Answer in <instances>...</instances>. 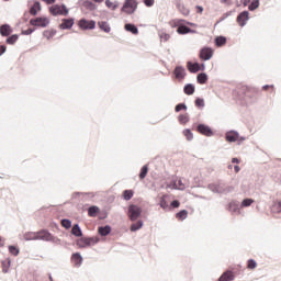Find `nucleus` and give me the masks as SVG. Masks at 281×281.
Segmentation results:
<instances>
[{
	"label": "nucleus",
	"instance_id": "obj_8",
	"mask_svg": "<svg viewBox=\"0 0 281 281\" xmlns=\"http://www.w3.org/2000/svg\"><path fill=\"white\" fill-rule=\"evenodd\" d=\"M238 137H240V133L236 130L226 131L224 135V139L228 144H236V142H238Z\"/></svg>",
	"mask_w": 281,
	"mask_h": 281
},
{
	"label": "nucleus",
	"instance_id": "obj_30",
	"mask_svg": "<svg viewBox=\"0 0 281 281\" xmlns=\"http://www.w3.org/2000/svg\"><path fill=\"white\" fill-rule=\"evenodd\" d=\"M98 26L101 32H104L105 34L111 33V24H109L106 21H99Z\"/></svg>",
	"mask_w": 281,
	"mask_h": 281
},
{
	"label": "nucleus",
	"instance_id": "obj_54",
	"mask_svg": "<svg viewBox=\"0 0 281 281\" xmlns=\"http://www.w3.org/2000/svg\"><path fill=\"white\" fill-rule=\"evenodd\" d=\"M88 241L90 243V247H93L100 243V238L98 236L88 237Z\"/></svg>",
	"mask_w": 281,
	"mask_h": 281
},
{
	"label": "nucleus",
	"instance_id": "obj_44",
	"mask_svg": "<svg viewBox=\"0 0 281 281\" xmlns=\"http://www.w3.org/2000/svg\"><path fill=\"white\" fill-rule=\"evenodd\" d=\"M255 203V200L254 199H251V198H246V199H244L243 201H241V203H240V207L243 209V207H251V204H254Z\"/></svg>",
	"mask_w": 281,
	"mask_h": 281
},
{
	"label": "nucleus",
	"instance_id": "obj_58",
	"mask_svg": "<svg viewBox=\"0 0 281 281\" xmlns=\"http://www.w3.org/2000/svg\"><path fill=\"white\" fill-rule=\"evenodd\" d=\"M109 217V213L106 211H100L99 212V218L100 221H104L105 218Z\"/></svg>",
	"mask_w": 281,
	"mask_h": 281
},
{
	"label": "nucleus",
	"instance_id": "obj_60",
	"mask_svg": "<svg viewBox=\"0 0 281 281\" xmlns=\"http://www.w3.org/2000/svg\"><path fill=\"white\" fill-rule=\"evenodd\" d=\"M160 38H161V41H164L166 43V42L170 41V34L161 33Z\"/></svg>",
	"mask_w": 281,
	"mask_h": 281
},
{
	"label": "nucleus",
	"instance_id": "obj_5",
	"mask_svg": "<svg viewBox=\"0 0 281 281\" xmlns=\"http://www.w3.org/2000/svg\"><path fill=\"white\" fill-rule=\"evenodd\" d=\"M214 57V48L210 46H204L200 49L199 58L202 60V63H207V60H212Z\"/></svg>",
	"mask_w": 281,
	"mask_h": 281
},
{
	"label": "nucleus",
	"instance_id": "obj_14",
	"mask_svg": "<svg viewBox=\"0 0 281 281\" xmlns=\"http://www.w3.org/2000/svg\"><path fill=\"white\" fill-rule=\"evenodd\" d=\"M50 238H52V234L49 233V229L42 228L37 231V240H44L45 243H49Z\"/></svg>",
	"mask_w": 281,
	"mask_h": 281
},
{
	"label": "nucleus",
	"instance_id": "obj_46",
	"mask_svg": "<svg viewBox=\"0 0 281 281\" xmlns=\"http://www.w3.org/2000/svg\"><path fill=\"white\" fill-rule=\"evenodd\" d=\"M178 122L180 124H188V122H190V115H188V113L187 114H179Z\"/></svg>",
	"mask_w": 281,
	"mask_h": 281
},
{
	"label": "nucleus",
	"instance_id": "obj_16",
	"mask_svg": "<svg viewBox=\"0 0 281 281\" xmlns=\"http://www.w3.org/2000/svg\"><path fill=\"white\" fill-rule=\"evenodd\" d=\"M113 232V227L111 225L105 224L98 227V234L99 236H110V234Z\"/></svg>",
	"mask_w": 281,
	"mask_h": 281
},
{
	"label": "nucleus",
	"instance_id": "obj_20",
	"mask_svg": "<svg viewBox=\"0 0 281 281\" xmlns=\"http://www.w3.org/2000/svg\"><path fill=\"white\" fill-rule=\"evenodd\" d=\"M42 7H41V1L35 0L33 5L30 8V14L32 16H37L38 12H41Z\"/></svg>",
	"mask_w": 281,
	"mask_h": 281
},
{
	"label": "nucleus",
	"instance_id": "obj_17",
	"mask_svg": "<svg viewBox=\"0 0 281 281\" xmlns=\"http://www.w3.org/2000/svg\"><path fill=\"white\" fill-rule=\"evenodd\" d=\"M168 194H164L160 200H159V207H161V210H164L165 212H170V204L168 203Z\"/></svg>",
	"mask_w": 281,
	"mask_h": 281
},
{
	"label": "nucleus",
	"instance_id": "obj_50",
	"mask_svg": "<svg viewBox=\"0 0 281 281\" xmlns=\"http://www.w3.org/2000/svg\"><path fill=\"white\" fill-rule=\"evenodd\" d=\"M256 267H258V262L256 261V259L247 260V269H250V271H254V269H256Z\"/></svg>",
	"mask_w": 281,
	"mask_h": 281
},
{
	"label": "nucleus",
	"instance_id": "obj_29",
	"mask_svg": "<svg viewBox=\"0 0 281 281\" xmlns=\"http://www.w3.org/2000/svg\"><path fill=\"white\" fill-rule=\"evenodd\" d=\"M194 91H196V87L194 86V83H187L183 87V93L186 95H194Z\"/></svg>",
	"mask_w": 281,
	"mask_h": 281
},
{
	"label": "nucleus",
	"instance_id": "obj_18",
	"mask_svg": "<svg viewBox=\"0 0 281 281\" xmlns=\"http://www.w3.org/2000/svg\"><path fill=\"white\" fill-rule=\"evenodd\" d=\"M70 260L76 267H81L83 258L80 252H74L70 257Z\"/></svg>",
	"mask_w": 281,
	"mask_h": 281
},
{
	"label": "nucleus",
	"instance_id": "obj_62",
	"mask_svg": "<svg viewBox=\"0 0 281 281\" xmlns=\"http://www.w3.org/2000/svg\"><path fill=\"white\" fill-rule=\"evenodd\" d=\"M8 52V46L5 44H0V56H3Z\"/></svg>",
	"mask_w": 281,
	"mask_h": 281
},
{
	"label": "nucleus",
	"instance_id": "obj_3",
	"mask_svg": "<svg viewBox=\"0 0 281 281\" xmlns=\"http://www.w3.org/2000/svg\"><path fill=\"white\" fill-rule=\"evenodd\" d=\"M139 5V2L137 0H125L123 2V5L121 7L122 14H135L137 12V7Z\"/></svg>",
	"mask_w": 281,
	"mask_h": 281
},
{
	"label": "nucleus",
	"instance_id": "obj_6",
	"mask_svg": "<svg viewBox=\"0 0 281 281\" xmlns=\"http://www.w3.org/2000/svg\"><path fill=\"white\" fill-rule=\"evenodd\" d=\"M200 135L204 137H214V130L210 127V125L205 123H199L195 127H193Z\"/></svg>",
	"mask_w": 281,
	"mask_h": 281
},
{
	"label": "nucleus",
	"instance_id": "obj_13",
	"mask_svg": "<svg viewBox=\"0 0 281 281\" xmlns=\"http://www.w3.org/2000/svg\"><path fill=\"white\" fill-rule=\"evenodd\" d=\"M173 3L180 14L190 16V9L186 8V4L181 3V0H173Z\"/></svg>",
	"mask_w": 281,
	"mask_h": 281
},
{
	"label": "nucleus",
	"instance_id": "obj_12",
	"mask_svg": "<svg viewBox=\"0 0 281 281\" xmlns=\"http://www.w3.org/2000/svg\"><path fill=\"white\" fill-rule=\"evenodd\" d=\"M234 280H236V274L234 273V269H227L217 279V281H234Z\"/></svg>",
	"mask_w": 281,
	"mask_h": 281
},
{
	"label": "nucleus",
	"instance_id": "obj_22",
	"mask_svg": "<svg viewBox=\"0 0 281 281\" xmlns=\"http://www.w3.org/2000/svg\"><path fill=\"white\" fill-rule=\"evenodd\" d=\"M187 69L190 74H199V61L193 63L192 60L187 61Z\"/></svg>",
	"mask_w": 281,
	"mask_h": 281
},
{
	"label": "nucleus",
	"instance_id": "obj_40",
	"mask_svg": "<svg viewBox=\"0 0 281 281\" xmlns=\"http://www.w3.org/2000/svg\"><path fill=\"white\" fill-rule=\"evenodd\" d=\"M234 12H236V9H233L231 11L225 12L215 23V26L218 25V23H223V21H225V19H228V16H232V14H234Z\"/></svg>",
	"mask_w": 281,
	"mask_h": 281
},
{
	"label": "nucleus",
	"instance_id": "obj_34",
	"mask_svg": "<svg viewBox=\"0 0 281 281\" xmlns=\"http://www.w3.org/2000/svg\"><path fill=\"white\" fill-rule=\"evenodd\" d=\"M122 196L124 201H131V199L135 196V191H133L132 189H126L123 191Z\"/></svg>",
	"mask_w": 281,
	"mask_h": 281
},
{
	"label": "nucleus",
	"instance_id": "obj_1",
	"mask_svg": "<svg viewBox=\"0 0 281 281\" xmlns=\"http://www.w3.org/2000/svg\"><path fill=\"white\" fill-rule=\"evenodd\" d=\"M143 212H144V209H142V206L131 203L127 206L126 215H127V218L132 221V223H135V221H139V218H142Z\"/></svg>",
	"mask_w": 281,
	"mask_h": 281
},
{
	"label": "nucleus",
	"instance_id": "obj_27",
	"mask_svg": "<svg viewBox=\"0 0 281 281\" xmlns=\"http://www.w3.org/2000/svg\"><path fill=\"white\" fill-rule=\"evenodd\" d=\"M209 80H210V76H207V72H200L196 76L198 85H207Z\"/></svg>",
	"mask_w": 281,
	"mask_h": 281
},
{
	"label": "nucleus",
	"instance_id": "obj_15",
	"mask_svg": "<svg viewBox=\"0 0 281 281\" xmlns=\"http://www.w3.org/2000/svg\"><path fill=\"white\" fill-rule=\"evenodd\" d=\"M14 32V29L9 23H4L0 25V36L2 38H5L7 36H10Z\"/></svg>",
	"mask_w": 281,
	"mask_h": 281
},
{
	"label": "nucleus",
	"instance_id": "obj_63",
	"mask_svg": "<svg viewBox=\"0 0 281 281\" xmlns=\"http://www.w3.org/2000/svg\"><path fill=\"white\" fill-rule=\"evenodd\" d=\"M182 23H183L184 25H190V27H199V24L193 23V22H190V21H188V20H183Z\"/></svg>",
	"mask_w": 281,
	"mask_h": 281
},
{
	"label": "nucleus",
	"instance_id": "obj_4",
	"mask_svg": "<svg viewBox=\"0 0 281 281\" xmlns=\"http://www.w3.org/2000/svg\"><path fill=\"white\" fill-rule=\"evenodd\" d=\"M50 23L49 18L47 16H36V18H32L29 22L30 25H32L33 27H36V30H38V27H47Z\"/></svg>",
	"mask_w": 281,
	"mask_h": 281
},
{
	"label": "nucleus",
	"instance_id": "obj_28",
	"mask_svg": "<svg viewBox=\"0 0 281 281\" xmlns=\"http://www.w3.org/2000/svg\"><path fill=\"white\" fill-rule=\"evenodd\" d=\"M71 234L75 236V238H82V228L80 227V224H74L71 227Z\"/></svg>",
	"mask_w": 281,
	"mask_h": 281
},
{
	"label": "nucleus",
	"instance_id": "obj_56",
	"mask_svg": "<svg viewBox=\"0 0 281 281\" xmlns=\"http://www.w3.org/2000/svg\"><path fill=\"white\" fill-rule=\"evenodd\" d=\"M49 228L52 229V232H60V226L56 222H50Z\"/></svg>",
	"mask_w": 281,
	"mask_h": 281
},
{
	"label": "nucleus",
	"instance_id": "obj_43",
	"mask_svg": "<svg viewBox=\"0 0 281 281\" xmlns=\"http://www.w3.org/2000/svg\"><path fill=\"white\" fill-rule=\"evenodd\" d=\"M176 218H178V221H186V218H188V210H180L178 213H176Z\"/></svg>",
	"mask_w": 281,
	"mask_h": 281
},
{
	"label": "nucleus",
	"instance_id": "obj_21",
	"mask_svg": "<svg viewBox=\"0 0 281 281\" xmlns=\"http://www.w3.org/2000/svg\"><path fill=\"white\" fill-rule=\"evenodd\" d=\"M81 5L86 9L89 10V12H95V10H98V4H95L93 1L91 0H85Z\"/></svg>",
	"mask_w": 281,
	"mask_h": 281
},
{
	"label": "nucleus",
	"instance_id": "obj_33",
	"mask_svg": "<svg viewBox=\"0 0 281 281\" xmlns=\"http://www.w3.org/2000/svg\"><path fill=\"white\" fill-rule=\"evenodd\" d=\"M144 227V220H137V222L132 223L131 232H139Z\"/></svg>",
	"mask_w": 281,
	"mask_h": 281
},
{
	"label": "nucleus",
	"instance_id": "obj_53",
	"mask_svg": "<svg viewBox=\"0 0 281 281\" xmlns=\"http://www.w3.org/2000/svg\"><path fill=\"white\" fill-rule=\"evenodd\" d=\"M35 30H36L35 26L34 27H29L27 30H22L21 35L22 36H30L32 34H34Z\"/></svg>",
	"mask_w": 281,
	"mask_h": 281
},
{
	"label": "nucleus",
	"instance_id": "obj_55",
	"mask_svg": "<svg viewBox=\"0 0 281 281\" xmlns=\"http://www.w3.org/2000/svg\"><path fill=\"white\" fill-rule=\"evenodd\" d=\"M272 212H276L277 214H280V212H281V201H278L272 205Z\"/></svg>",
	"mask_w": 281,
	"mask_h": 281
},
{
	"label": "nucleus",
	"instance_id": "obj_2",
	"mask_svg": "<svg viewBox=\"0 0 281 281\" xmlns=\"http://www.w3.org/2000/svg\"><path fill=\"white\" fill-rule=\"evenodd\" d=\"M49 13L52 16H69V8H67V4H53L48 8Z\"/></svg>",
	"mask_w": 281,
	"mask_h": 281
},
{
	"label": "nucleus",
	"instance_id": "obj_51",
	"mask_svg": "<svg viewBox=\"0 0 281 281\" xmlns=\"http://www.w3.org/2000/svg\"><path fill=\"white\" fill-rule=\"evenodd\" d=\"M61 227H64V229H71V220L63 218L61 220Z\"/></svg>",
	"mask_w": 281,
	"mask_h": 281
},
{
	"label": "nucleus",
	"instance_id": "obj_32",
	"mask_svg": "<svg viewBox=\"0 0 281 281\" xmlns=\"http://www.w3.org/2000/svg\"><path fill=\"white\" fill-rule=\"evenodd\" d=\"M20 35L19 34H11L5 37V44L7 45H16V41H19Z\"/></svg>",
	"mask_w": 281,
	"mask_h": 281
},
{
	"label": "nucleus",
	"instance_id": "obj_61",
	"mask_svg": "<svg viewBox=\"0 0 281 281\" xmlns=\"http://www.w3.org/2000/svg\"><path fill=\"white\" fill-rule=\"evenodd\" d=\"M234 192V186L225 187L224 194H232Z\"/></svg>",
	"mask_w": 281,
	"mask_h": 281
},
{
	"label": "nucleus",
	"instance_id": "obj_45",
	"mask_svg": "<svg viewBox=\"0 0 281 281\" xmlns=\"http://www.w3.org/2000/svg\"><path fill=\"white\" fill-rule=\"evenodd\" d=\"M24 240H38L37 232L35 233L29 232L24 234Z\"/></svg>",
	"mask_w": 281,
	"mask_h": 281
},
{
	"label": "nucleus",
	"instance_id": "obj_42",
	"mask_svg": "<svg viewBox=\"0 0 281 281\" xmlns=\"http://www.w3.org/2000/svg\"><path fill=\"white\" fill-rule=\"evenodd\" d=\"M182 134L184 135L187 142H192L194 139V133H192V130L184 128Z\"/></svg>",
	"mask_w": 281,
	"mask_h": 281
},
{
	"label": "nucleus",
	"instance_id": "obj_47",
	"mask_svg": "<svg viewBox=\"0 0 281 281\" xmlns=\"http://www.w3.org/2000/svg\"><path fill=\"white\" fill-rule=\"evenodd\" d=\"M175 111L176 113H181V111H188V105L186 104V102L178 103L175 106Z\"/></svg>",
	"mask_w": 281,
	"mask_h": 281
},
{
	"label": "nucleus",
	"instance_id": "obj_39",
	"mask_svg": "<svg viewBox=\"0 0 281 281\" xmlns=\"http://www.w3.org/2000/svg\"><path fill=\"white\" fill-rule=\"evenodd\" d=\"M260 8V0H251L250 4L248 5L249 12H256Z\"/></svg>",
	"mask_w": 281,
	"mask_h": 281
},
{
	"label": "nucleus",
	"instance_id": "obj_10",
	"mask_svg": "<svg viewBox=\"0 0 281 281\" xmlns=\"http://www.w3.org/2000/svg\"><path fill=\"white\" fill-rule=\"evenodd\" d=\"M76 25V18H63L59 30H71Z\"/></svg>",
	"mask_w": 281,
	"mask_h": 281
},
{
	"label": "nucleus",
	"instance_id": "obj_37",
	"mask_svg": "<svg viewBox=\"0 0 281 281\" xmlns=\"http://www.w3.org/2000/svg\"><path fill=\"white\" fill-rule=\"evenodd\" d=\"M56 34H57L56 29L45 30L43 32V36H44V38H47V41H50V38H54V36H56Z\"/></svg>",
	"mask_w": 281,
	"mask_h": 281
},
{
	"label": "nucleus",
	"instance_id": "obj_36",
	"mask_svg": "<svg viewBox=\"0 0 281 281\" xmlns=\"http://www.w3.org/2000/svg\"><path fill=\"white\" fill-rule=\"evenodd\" d=\"M189 26L186 25L183 22L179 25V27L176 30L177 34L180 36H186L188 34Z\"/></svg>",
	"mask_w": 281,
	"mask_h": 281
},
{
	"label": "nucleus",
	"instance_id": "obj_57",
	"mask_svg": "<svg viewBox=\"0 0 281 281\" xmlns=\"http://www.w3.org/2000/svg\"><path fill=\"white\" fill-rule=\"evenodd\" d=\"M48 243H54V245H60L61 240H60V238H58L54 235H50V239L48 240Z\"/></svg>",
	"mask_w": 281,
	"mask_h": 281
},
{
	"label": "nucleus",
	"instance_id": "obj_25",
	"mask_svg": "<svg viewBox=\"0 0 281 281\" xmlns=\"http://www.w3.org/2000/svg\"><path fill=\"white\" fill-rule=\"evenodd\" d=\"M2 273H10V268L12 267V259L10 257L1 261Z\"/></svg>",
	"mask_w": 281,
	"mask_h": 281
},
{
	"label": "nucleus",
	"instance_id": "obj_52",
	"mask_svg": "<svg viewBox=\"0 0 281 281\" xmlns=\"http://www.w3.org/2000/svg\"><path fill=\"white\" fill-rule=\"evenodd\" d=\"M207 189L211 190V192H213L214 194H218V192H221L218 190V184L216 183H209Z\"/></svg>",
	"mask_w": 281,
	"mask_h": 281
},
{
	"label": "nucleus",
	"instance_id": "obj_7",
	"mask_svg": "<svg viewBox=\"0 0 281 281\" xmlns=\"http://www.w3.org/2000/svg\"><path fill=\"white\" fill-rule=\"evenodd\" d=\"M78 26L80 30L89 31V30H95V20H88L86 18H81L78 22Z\"/></svg>",
	"mask_w": 281,
	"mask_h": 281
},
{
	"label": "nucleus",
	"instance_id": "obj_41",
	"mask_svg": "<svg viewBox=\"0 0 281 281\" xmlns=\"http://www.w3.org/2000/svg\"><path fill=\"white\" fill-rule=\"evenodd\" d=\"M138 177H139L140 181H144V179H146V177H148V165H144L140 168Z\"/></svg>",
	"mask_w": 281,
	"mask_h": 281
},
{
	"label": "nucleus",
	"instance_id": "obj_11",
	"mask_svg": "<svg viewBox=\"0 0 281 281\" xmlns=\"http://www.w3.org/2000/svg\"><path fill=\"white\" fill-rule=\"evenodd\" d=\"M172 75L175 76V78H177V80H186L188 72L186 71V67L176 66Z\"/></svg>",
	"mask_w": 281,
	"mask_h": 281
},
{
	"label": "nucleus",
	"instance_id": "obj_38",
	"mask_svg": "<svg viewBox=\"0 0 281 281\" xmlns=\"http://www.w3.org/2000/svg\"><path fill=\"white\" fill-rule=\"evenodd\" d=\"M8 249H9V254H11V256L16 257L21 254V249L16 245H9Z\"/></svg>",
	"mask_w": 281,
	"mask_h": 281
},
{
	"label": "nucleus",
	"instance_id": "obj_24",
	"mask_svg": "<svg viewBox=\"0 0 281 281\" xmlns=\"http://www.w3.org/2000/svg\"><path fill=\"white\" fill-rule=\"evenodd\" d=\"M124 30L125 32H130L134 36H137V34H139V29L137 27V25L133 23H126Z\"/></svg>",
	"mask_w": 281,
	"mask_h": 281
},
{
	"label": "nucleus",
	"instance_id": "obj_9",
	"mask_svg": "<svg viewBox=\"0 0 281 281\" xmlns=\"http://www.w3.org/2000/svg\"><path fill=\"white\" fill-rule=\"evenodd\" d=\"M247 21H249V11L244 10L238 13L236 22L238 23L239 27H245L247 25Z\"/></svg>",
	"mask_w": 281,
	"mask_h": 281
},
{
	"label": "nucleus",
	"instance_id": "obj_49",
	"mask_svg": "<svg viewBox=\"0 0 281 281\" xmlns=\"http://www.w3.org/2000/svg\"><path fill=\"white\" fill-rule=\"evenodd\" d=\"M182 23H183V19H176V20H171V21L169 22V25H170L172 29L177 27V30H178V27H179Z\"/></svg>",
	"mask_w": 281,
	"mask_h": 281
},
{
	"label": "nucleus",
	"instance_id": "obj_31",
	"mask_svg": "<svg viewBox=\"0 0 281 281\" xmlns=\"http://www.w3.org/2000/svg\"><path fill=\"white\" fill-rule=\"evenodd\" d=\"M99 212H100V206L91 205L88 209V216H90V218H95V216H98Z\"/></svg>",
	"mask_w": 281,
	"mask_h": 281
},
{
	"label": "nucleus",
	"instance_id": "obj_26",
	"mask_svg": "<svg viewBox=\"0 0 281 281\" xmlns=\"http://www.w3.org/2000/svg\"><path fill=\"white\" fill-rule=\"evenodd\" d=\"M228 211L236 213L238 212V214H240V202L233 200L228 203Z\"/></svg>",
	"mask_w": 281,
	"mask_h": 281
},
{
	"label": "nucleus",
	"instance_id": "obj_35",
	"mask_svg": "<svg viewBox=\"0 0 281 281\" xmlns=\"http://www.w3.org/2000/svg\"><path fill=\"white\" fill-rule=\"evenodd\" d=\"M194 104L196 109H199L200 111H203V109H205V99L198 97L194 100Z\"/></svg>",
	"mask_w": 281,
	"mask_h": 281
},
{
	"label": "nucleus",
	"instance_id": "obj_59",
	"mask_svg": "<svg viewBox=\"0 0 281 281\" xmlns=\"http://www.w3.org/2000/svg\"><path fill=\"white\" fill-rule=\"evenodd\" d=\"M143 3L146 8H153V5H155V0H143Z\"/></svg>",
	"mask_w": 281,
	"mask_h": 281
},
{
	"label": "nucleus",
	"instance_id": "obj_64",
	"mask_svg": "<svg viewBox=\"0 0 281 281\" xmlns=\"http://www.w3.org/2000/svg\"><path fill=\"white\" fill-rule=\"evenodd\" d=\"M195 10H196V14H203V5H199V4H196L195 5Z\"/></svg>",
	"mask_w": 281,
	"mask_h": 281
},
{
	"label": "nucleus",
	"instance_id": "obj_48",
	"mask_svg": "<svg viewBox=\"0 0 281 281\" xmlns=\"http://www.w3.org/2000/svg\"><path fill=\"white\" fill-rule=\"evenodd\" d=\"M178 207H181V202L179 200H172L169 204V212H172V210H177Z\"/></svg>",
	"mask_w": 281,
	"mask_h": 281
},
{
	"label": "nucleus",
	"instance_id": "obj_19",
	"mask_svg": "<svg viewBox=\"0 0 281 281\" xmlns=\"http://www.w3.org/2000/svg\"><path fill=\"white\" fill-rule=\"evenodd\" d=\"M76 245L80 249H87V247H91V244L89 243V237H82V236L77 239Z\"/></svg>",
	"mask_w": 281,
	"mask_h": 281
},
{
	"label": "nucleus",
	"instance_id": "obj_23",
	"mask_svg": "<svg viewBox=\"0 0 281 281\" xmlns=\"http://www.w3.org/2000/svg\"><path fill=\"white\" fill-rule=\"evenodd\" d=\"M215 47H223L227 45V37L225 35H217L214 38Z\"/></svg>",
	"mask_w": 281,
	"mask_h": 281
}]
</instances>
